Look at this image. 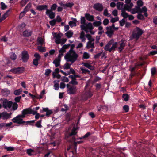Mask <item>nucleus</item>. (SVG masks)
Listing matches in <instances>:
<instances>
[{
  "label": "nucleus",
  "mask_w": 157,
  "mask_h": 157,
  "mask_svg": "<svg viewBox=\"0 0 157 157\" xmlns=\"http://www.w3.org/2000/svg\"><path fill=\"white\" fill-rule=\"evenodd\" d=\"M70 49L64 56V58L67 62H71L72 64H73L77 60L78 55L73 50L75 45L70 44Z\"/></svg>",
  "instance_id": "f257e3e1"
},
{
  "label": "nucleus",
  "mask_w": 157,
  "mask_h": 157,
  "mask_svg": "<svg viewBox=\"0 0 157 157\" xmlns=\"http://www.w3.org/2000/svg\"><path fill=\"white\" fill-rule=\"evenodd\" d=\"M31 109L30 108L24 109L22 111V114L17 116L16 117L12 119V121L13 122H17V121L19 120V119H22V118H24L26 115L30 114V113H31Z\"/></svg>",
  "instance_id": "f03ea898"
},
{
  "label": "nucleus",
  "mask_w": 157,
  "mask_h": 157,
  "mask_svg": "<svg viewBox=\"0 0 157 157\" xmlns=\"http://www.w3.org/2000/svg\"><path fill=\"white\" fill-rule=\"evenodd\" d=\"M117 43L114 42V39H111L109 42H108L105 47V50L106 51H109L111 52L113 50H115L117 47Z\"/></svg>",
  "instance_id": "7ed1b4c3"
},
{
  "label": "nucleus",
  "mask_w": 157,
  "mask_h": 157,
  "mask_svg": "<svg viewBox=\"0 0 157 157\" xmlns=\"http://www.w3.org/2000/svg\"><path fill=\"white\" fill-rule=\"evenodd\" d=\"M80 28L82 30H84L86 33L88 32V30H93L94 29L92 24L91 22L80 25Z\"/></svg>",
  "instance_id": "20e7f679"
},
{
  "label": "nucleus",
  "mask_w": 157,
  "mask_h": 157,
  "mask_svg": "<svg viewBox=\"0 0 157 157\" xmlns=\"http://www.w3.org/2000/svg\"><path fill=\"white\" fill-rule=\"evenodd\" d=\"M67 93L69 95H74L76 93L77 89L76 86H70L68 84L67 85Z\"/></svg>",
  "instance_id": "39448f33"
},
{
  "label": "nucleus",
  "mask_w": 157,
  "mask_h": 157,
  "mask_svg": "<svg viewBox=\"0 0 157 157\" xmlns=\"http://www.w3.org/2000/svg\"><path fill=\"white\" fill-rule=\"evenodd\" d=\"M13 105V102L11 101H8L7 100L5 99L3 100L2 107L5 109H10Z\"/></svg>",
  "instance_id": "423d86ee"
},
{
  "label": "nucleus",
  "mask_w": 157,
  "mask_h": 157,
  "mask_svg": "<svg viewBox=\"0 0 157 157\" xmlns=\"http://www.w3.org/2000/svg\"><path fill=\"white\" fill-rule=\"evenodd\" d=\"M31 6V3H29L27 4L24 9V11L21 12L19 16V18L21 19L25 16L26 13L29 11Z\"/></svg>",
  "instance_id": "0eeeda50"
},
{
  "label": "nucleus",
  "mask_w": 157,
  "mask_h": 157,
  "mask_svg": "<svg viewBox=\"0 0 157 157\" xmlns=\"http://www.w3.org/2000/svg\"><path fill=\"white\" fill-rule=\"evenodd\" d=\"M21 55V59L22 61L24 63L27 62L29 58V56L28 54L27 51H22Z\"/></svg>",
  "instance_id": "6e6552de"
},
{
  "label": "nucleus",
  "mask_w": 157,
  "mask_h": 157,
  "mask_svg": "<svg viewBox=\"0 0 157 157\" xmlns=\"http://www.w3.org/2000/svg\"><path fill=\"white\" fill-rule=\"evenodd\" d=\"M136 33H132V36L133 38L138 39L140 36L143 33V31L138 27H136Z\"/></svg>",
  "instance_id": "1a4fd4ad"
},
{
  "label": "nucleus",
  "mask_w": 157,
  "mask_h": 157,
  "mask_svg": "<svg viewBox=\"0 0 157 157\" xmlns=\"http://www.w3.org/2000/svg\"><path fill=\"white\" fill-rule=\"evenodd\" d=\"M12 113H8L6 112H4L0 113V119L2 118L3 120H7L11 117Z\"/></svg>",
  "instance_id": "9d476101"
},
{
  "label": "nucleus",
  "mask_w": 157,
  "mask_h": 157,
  "mask_svg": "<svg viewBox=\"0 0 157 157\" xmlns=\"http://www.w3.org/2000/svg\"><path fill=\"white\" fill-rule=\"evenodd\" d=\"M11 71L13 73H22L24 71V67H22L12 69L11 70Z\"/></svg>",
  "instance_id": "9b49d317"
},
{
  "label": "nucleus",
  "mask_w": 157,
  "mask_h": 157,
  "mask_svg": "<svg viewBox=\"0 0 157 157\" xmlns=\"http://www.w3.org/2000/svg\"><path fill=\"white\" fill-rule=\"evenodd\" d=\"M93 8L96 10L99 11H101L103 10V6L101 4L98 3L94 4Z\"/></svg>",
  "instance_id": "f8f14e48"
},
{
  "label": "nucleus",
  "mask_w": 157,
  "mask_h": 157,
  "mask_svg": "<svg viewBox=\"0 0 157 157\" xmlns=\"http://www.w3.org/2000/svg\"><path fill=\"white\" fill-rule=\"evenodd\" d=\"M22 119H19V120L17 121V122H14L15 123H17L18 124H24L25 123H26L27 124H30L31 123H34L35 122V120H33L31 121H22Z\"/></svg>",
  "instance_id": "ddd939ff"
},
{
  "label": "nucleus",
  "mask_w": 157,
  "mask_h": 157,
  "mask_svg": "<svg viewBox=\"0 0 157 157\" xmlns=\"http://www.w3.org/2000/svg\"><path fill=\"white\" fill-rule=\"evenodd\" d=\"M44 112H46L45 115L48 117H49L51 114L53 113L52 111L49 109L48 108H43V110L40 111L41 113H43Z\"/></svg>",
  "instance_id": "4468645a"
},
{
  "label": "nucleus",
  "mask_w": 157,
  "mask_h": 157,
  "mask_svg": "<svg viewBox=\"0 0 157 157\" xmlns=\"http://www.w3.org/2000/svg\"><path fill=\"white\" fill-rule=\"evenodd\" d=\"M46 14L48 15L50 19H53L55 17V13L54 12L51 10H47L46 11Z\"/></svg>",
  "instance_id": "2eb2a0df"
},
{
  "label": "nucleus",
  "mask_w": 157,
  "mask_h": 157,
  "mask_svg": "<svg viewBox=\"0 0 157 157\" xmlns=\"http://www.w3.org/2000/svg\"><path fill=\"white\" fill-rule=\"evenodd\" d=\"M60 5L61 6H63L64 9H66L67 7L71 8L74 5L73 3L68 2L66 4H64L63 3L60 4Z\"/></svg>",
  "instance_id": "dca6fc26"
},
{
  "label": "nucleus",
  "mask_w": 157,
  "mask_h": 157,
  "mask_svg": "<svg viewBox=\"0 0 157 157\" xmlns=\"http://www.w3.org/2000/svg\"><path fill=\"white\" fill-rule=\"evenodd\" d=\"M85 17L86 19L90 21H93L94 20V17L89 13H87L85 14Z\"/></svg>",
  "instance_id": "f3484780"
},
{
  "label": "nucleus",
  "mask_w": 157,
  "mask_h": 157,
  "mask_svg": "<svg viewBox=\"0 0 157 157\" xmlns=\"http://www.w3.org/2000/svg\"><path fill=\"white\" fill-rule=\"evenodd\" d=\"M22 34L24 37H29L31 36L32 32L29 30L26 29L23 32Z\"/></svg>",
  "instance_id": "a211bd4d"
},
{
  "label": "nucleus",
  "mask_w": 157,
  "mask_h": 157,
  "mask_svg": "<svg viewBox=\"0 0 157 157\" xmlns=\"http://www.w3.org/2000/svg\"><path fill=\"white\" fill-rule=\"evenodd\" d=\"M73 20L70 21L69 22V24L71 27H75L77 26V19L75 18H72Z\"/></svg>",
  "instance_id": "6ab92c4d"
},
{
  "label": "nucleus",
  "mask_w": 157,
  "mask_h": 157,
  "mask_svg": "<svg viewBox=\"0 0 157 157\" xmlns=\"http://www.w3.org/2000/svg\"><path fill=\"white\" fill-rule=\"evenodd\" d=\"M48 6L46 5H39L37 7L36 9L39 11H42L43 10H45L47 11L48 9Z\"/></svg>",
  "instance_id": "aec40b11"
},
{
  "label": "nucleus",
  "mask_w": 157,
  "mask_h": 157,
  "mask_svg": "<svg viewBox=\"0 0 157 157\" xmlns=\"http://www.w3.org/2000/svg\"><path fill=\"white\" fill-rule=\"evenodd\" d=\"M107 31L105 32L106 34L109 38H111L113 35L114 34V30L111 29H106Z\"/></svg>",
  "instance_id": "412c9836"
},
{
  "label": "nucleus",
  "mask_w": 157,
  "mask_h": 157,
  "mask_svg": "<svg viewBox=\"0 0 157 157\" xmlns=\"http://www.w3.org/2000/svg\"><path fill=\"white\" fill-rule=\"evenodd\" d=\"M121 42L120 44V46L118 47L119 52H121L125 46V43L124 42V41L121 40Z\"/></svg>",
  "instance_id": "4be33fe9"
},
{
  "label": "nucleus",
  "mask_w": 157,
  "mask_h": 157,
  "mask_svg": "<svg viewBox=\"0 0 157 157\" xmlns=\"http://www.w3.org/2000/svg\"><path fill=\"white\" fill-rule=\"evenodd\" d=\"M10 11V10H8L3 15H2L1 18H0V22H1L4 20H5L6 17H7L8 15V13Z\"/></svg>",
  "instance_id": "5701e85b"
},
{
  "label": "nucleus",
  "mask_w": 157,
  "mask_h": 157,
  "mask_svg": "<svg viewBox=\"0 0 157 157\" xmlns=\"http://www.w3.org/2000/svg\"><path fill=\"white\" fill-rule=\"evenodd\" d=\"M91 135V133L90 132H87V133L84 136L79 137L78 139L82 140V139H87L89 136Z\"/></svg>",
  "instance_id": "b1692460"
},
{
  "label": "nucleus",
  "mask_w": 157,
  "mask_h": 157,
  "mask_svg": "<svg viewBox=\"0 0 157 157\" xmlns=\"http://www.w3.org/2000/svg\"><path fill=\"white\" fill-rule=\"evenodd\" d=\"M121 16L123 17L124 19L126 18L129 17V15L124 11V9H121Z\"/></svg>",
  "instance_id": "393cba45"
},
{
  "label": "nucleus",
  "mask_w": 157,
  "mask_h": 157,
  "mask_svg": "<svg viewBox=\"0 0 157 157\" xmlns=\"http://www.w3.org/2000/svg\"><path fill=\"white\" fill-rule=\"evenodd\" d=\"M60 59H56L53 61V63L55 65L56 67H58L60 64Z\"/></svg>",
  "instance_id": "a878e982"
},
{
  "label": "nucleus",
  "mask_w": 157,
  "mask_h": 157,
  "mask_svg": "<svg viewBox=\"0 0 157 157\" xmlns=\"http://www.w3.org/2000/svg\"><path fill=\"white\" fill-rule=\"evenodd\" d=\"M79 38L81 39L82 42H85L86 38L85 37V33L83 31H82L80 34Z\"/></svg>",
  "instance_id": "bb28decb"
},
{
  "label": "nucleus",
  "mask_w": 157,
  "mask_h": 157,
  "mask_svg": "<svg viewBox=\"0 0 157 157\" xmlns=\"http://www.w3.org/2000/svg\"><path fill=\"white\" fill-rule=\"evenodd\" d=\"M2 92L3 95L6 96H8L10 94V91L6 88L3 89Z\"/></svg>",
  "instance_id": "cd10ccee"
},
{
  "label": "nucleus",
  "mask_w": 157,
  "mask_h": 157,
  "mask_svg": "<svg viewBox=\"0 0 157 157\" xmlns=\"http://www.w3.org/2000/svg\"><path fill=\"white\" fill-rule=\"evenodd\" d=\"M77 132L76 131V129L75 127H73L71 132L69 135V136L71 137L72 136L75 135L77 134Z\"/></svg>",
  "instance_id": "c85d7f7f"
},
{
  "label": "nucleus",
  "mask_w": 157,
  "mask_h": 157,
  "mask_svg": "<svg viewBox=\"0 0 157 157\" xmlns=\"http://www.w3.org/2000/svg\"><path fill=\"white\" fill-rule=\"evenodd\" d=\"M93 95V93L90 91H87L85 93V96L87 99L90 98Z\"/></svg>",
  "instance_id": "c756f323"
},
{
  "label": "nucleus",
  "mask_w": 157,
  "mask_h": 157,
  "mask_svg": "<svg viewBox=\"0 0 157 157\" xmlns=\"http://www.w3.org/2000/svg\"><path fill=\"white\" fill-rule=\"evenodd\" d=\"M73 34V32L71 30H69L65 33V35L68 38L71 37Z\"/></svg>",
  "instance_id": "7c9ffc66"
},
{
  "label": "nucleus",
  "mask_w": 157,
  "mask_h": 157,
  "mask_svg": "<svg viewBox=\"0 0 157 157\" xmlns=\"http://www.w3.org/2000/svg\"><path fill=\"white\" fill-rule=\"evenodd\" d=\"M56 81H57V83H55L54 85V87L55 90H57L59 89V80H55L54 81V82L55 83Z\"/></svg>",
  "instance_id": "2f4dec72"
},
{
  "label": "nucleus",
  "mask_w": 157,
  "mask_h": 157,
  "mask_svg": "<svg viewBox=\"0 0 157 157\" xmlns=\"http://www.w3.org/2000/svg\"><path fill=\"white\" fill-rule=\"evenodd\" d=\"M41 122L42 120H40L36 122L35 124V126L36 127L38 128H40L42 127V126L41 125Z\"/></svg>",
  "instance_id": "473e14b6"
},
{
  "label": "nucleus",
  "mask_w": 157,
  "mask_h": 157,
  "mask_svg": "<svg viewBox=\"0 0 157 157\" xmlns=\"http://www.w3.org/2000/svg\"><path fill=\"white\" fill-rule=\"evenodd\" d=\"M57 5L56 3H54L51 6L50 9L47 10H51L52 11H55L57 8Z\"/></svg>",
  "instance_id": "72a5a7b5"
},
{
  "label": "nucleus",
  "mask_w": 157,
  "mask_h": 157,
  "mask_svg": "<svg viewBox=\"0 0 157 157\" xmlns=\"http://www.w3.org/2000/svg\"><path fill=\"white\" fill-rule=\"evenodd\" d=\"M86 47L87 48L89 49L90 48H94V43H92L91 42H88L87 43Z\"/></svg>",
  "instance_id": "f704fd0d"
},
{
  "label": "nucleus",
  "mask_w": 157,
  "mask_h": 157,
  "mask_svg": "<svg viewBox=\"0 0 157 157\" xmlns=\"http://www.w3.org/2000/svg\"><path fill=\"white\" fill-rule=\"evenodd\" d=\"M22 92V90L21 89L16 90L14 91L13 93L15 95H19Z\"/></svg>",
  "instance_id": "c9c22d12"
},
{
  "label": "nucleus",
  "mask_w": 157,
  "mask_h": 157,
  "mask_svg": "<svg viewBox=\"0 0 157 157\" xmlns=\"http://www.w3.org/2000/svg\"><path fill=\"white\" fill-rule=\"evenodd\" d=\"M122 97L123 99V100L126 101H127L129 100V96L127 94H123Z\"/></svg>",
  "instance_id": "e433bc0d"
},
{
  "label": "nucleus",
  "mask_w": 157,
  "mask_h": 157,
  "mask_svg": "<svg viewBox=\"0 0 157 157\" xmlns=\"http://www.w3.org/2000/svg\"><path fill=\"white\" fill-rule=\"evenodd\" d=\"M136 17L137 19L139 20H144L145 19L144 16L141 13H138Z\"/></svg>",
  "instance_id": "4c0bfd02"
},
{
  "label": "nucleus",
  "mask_w": 157,
  "mask_h": 157,
  "mask_svg": "<svg viewBox=\"0 0 157 157\" xmlns=\"http://www.w3.org/2000/svg\"><path fill=\"white\" fill-rule=\"evenodd\" d=\"M34 152L33 150L31 149H27L26 150V153L29 156H31L33 155V153Z\"/></svg>",
  "instance_id": "58836bf2"
},
{
  "label": "nucleus",
  "mask_w": 157,
  "mask_h": 157,
  "mask_svg": "<svg viewBox=\"0 0 157 157\" xmlns=\"http://www.w3.org/2000/svg\"><path fill=\"white\" fill-rule=\"evenodd\" d=\"M102 22L100 21H95L93 23L94 26L96 27L100 26Z\"/></svg>",
  "instance_id": "ea45409f"
},
{
  "label": "nucleus",
  "mask_w": 157,
  "mask_h": 157,
  "mask_svg": "<svg viewBox=\"0 0 157 157\" xmlns=\"http://www.w3.org/2000/svg\"><path fill=\"white\" fill-rule=\"evenodd\" d=\"M80 70H81L82 74L88 73L89 74L90 72V71L89 70L86 69H83L82 67H80Z\"/></svg>",
  "instance_id": "a19ab883"
},
{
  "label": "nucleus",
  "mask_w": 157,
  "mask_h": 157,
  "mask_svg": "<svg viewBox=\"0 0 157 157\" xmlns=\"http://www.w3.org/2000/svg\"><path fill=\"white\" fill-rule=\"evenodd\" d=\"M125 10H127L128 11H130L131 10V8L129 7V5L127 4H125L124 5V8H123Z\"/></svg>",
  "instance_id": "79ce46f5"
},
{
  "label": "nucleus",
  "mask_w": 157,
  "mask_h": 157,
  "mask_svg": "<svg viewBox=\"0 0 157 157\" xmlns=\"http://www.w3.org/2000/svg\"><path fill=\"white\" fill-rule=\"evenodd\" d=\"M124 6V3L122 2H118L117 3V7L118 10H121V6Z\"/></svg>",
  "instance_id": "37998d69"
},
{
  "label": "nucleus",
  "mask_w": 157,
  "mask_h": 157,
  "mask_svg": "<svg viewBox=\"0 0 157 157\" xmlns=\"http://www.w3.org/2000/svg\"><path fill=\"white\" fill-rule=\"evenodd\" d=\"M29 0H22L20 2V5L21 6L23 7L25 6L26 3Z\"/></svg>",
  "instance_id": "c03bdc74"
},
{
  "label": "nucleus",
  "mask_w": 157,
  "mask_h": 157,
  "mask_svg": "<svg viewBox=\"0 0 157 157\" xmlns=\"http://www.w3.org/2000/svg\"><path fill=\"white\" fill-rule=\"evenodd\" d=\"M72 62H71V64H69L67 62L64 64L63 66V68L65 69H68L70 68V66L72 65Z\"/></svg>",
  "instance_id": "a18cd8bd"
},
{
  "label": "nucleus",
  "mask_w": 157,
  "mask_h": 157,
  "mask_svg": "<svg viewBox=\"0 0 157 157\" xmlns=\"http://www.w3.org/2000/svg\"><path fill=\"white\" fill-rule=\"evenodd\" d=\"M81 18H80V23L82 24H86V20L85 18H86L85 17L81 16Z\"/></svg>",
  "instance_id": "49530a36"
},
{
  "label": "nucleus",
  "mask_w": 157,
  "mask_h": 157,
  "mask_svg": "<svg viewBox=\"0 0 157 157\" xmlns=\"http://www.w3.org/2000/svg\"><path fill=\"white\" fill-rule=\"evenodd\" d=\"M0 4L1 5V9L2 10H4L6 9L7 6L5 5L4 3L3 2H1Z\"/></svg>",
  "instance_id": "de8ad7c7"
},
{
  "label": "nucleus",
  "mask_w": 157,
  "mask_h": 157,
  "mask_svg": "<svg viewBox=\"0 0 157 157\" xmlns=\"http://www.w3.org/2000/svg\"><path fill=\"white\" fill-rule=\"evenodd\" d=\"M38 49L39 51L41 52H44L46 51V49L45 48L41 46H38Z\"/></svg>",
  "instance_id": "09e8293b"
},
{
  "label": "nucleus",
  "mask_w": 157,
  "mask_h": 157,
  "mask_svg": "<svg viewBox=\"0 0 157 157\" xmlns=\"http://www.w3.org/2000/svg\"><path fill=\"white\" fill-rule=\"evenodd\" d=\"M12 107L13 110H16L18 108V104L16 102L13 103Z\"/></svg>",
  "instance_id": "8fccbe9b"
},
{
  "label": "nucleus",
  "mask_w": 157,
  "mask_h": 157,
  "mask_svg": "<svg viewBox=\"0 0 157 157\" xmlns=\"http://www.w3.org/2000/svg\"><path fill=\"white\" fill-rule=\"evenodd\" d=\"M71 114L69 113H67L65 115L66 119L68 121H69L72 120L71 118Z\"/></svg>",
  "instance_id": "3c124183"
},
{
  "label": "nucleus",
  "mask_w": 157,
  "mask_h": 157,
  "mask_svg": "<svg viewBox=\"0 0 157 157\" xmlns=\"http://www.w3.org/2000/svg\"><path fill=\"white\" fill-rule=\"evenodd\" d=\"M123 109L125 113H127L129 111V108L128 105H126L123 107Z\"/></svg>",
  "instance_id": "603ef678"
},
{
  "label": "nucleus",
  "mask_w": 157,
  "mask_h": 157,
  "mask_svg": "<svg viewBox=\"0 0 157 157\" xmlns=\"http://www.w3.org/2000/svg\"><path fill=\"white\" fill-rule=\"evenodd\" d=\"M51 72V70L49 69H46L45 70V75L46 76H48L50 74Z\"/></svg>",
  "instance_id": "864d4df0"
},
{
  "label": "nucleus",
  "mask_w": 157,
  "mask_h": 157,
  "mask_svg": "<svg viewBox=\"0 0 157 157\" xmlns=\"http://www.w3.org/2000/svg\"><path fill=\"white\" fill-rule=\"evenodd\" d=\"M137 6H139L141 7L143 5V1L141 0H139L137 2Z\"/></svg>",
  "instance_id": "5fc2aeb1"
},
{
  "label": "nucleus",
  "mask_w": 157,
  "mask_h": 157,
  "mask_svg": "<svg viewBox=\"0 0 157 157\" xmlns=\"http://www.w3.org/2000/svg\"><path fill=\"white\" fill-rule=\"evenodd\" d=\"M5 149H6L7 151H14V147H5Z\"/></svg>",
  "instance_id": "6e6d98bb"
},
{
  "label": "nucleus",
  "mask_w": 157,
  "mask_h": 157,
  "mask_svg": "<svg viewBox=\"0 0 157 157\" xmlns=\"http://www.w3.org/2000/svg\"><path fill=\"white\" fill-rule=\"evenodd\" d=\"M39 59H33V64L36 66H37L39 64Z\"/></svg>",
  "instance_id": "4d7b16f0"
},
{
  "label": "nucleus",
  "mask_w": 157,
  "mask_h": 157,
  "mask_svg": "<svg viewBox=\"0 0 157 157\" xmlns=\"http://www.w3.org/2000/svg\"><path fill=\"white\" fill-rule=\"evenodd\" d=\"M118 20L119 18L117 17L114 18L112 17L111 20V23H113L117 21Z\"/></svg>",
  "instance_id": "13d9d810"
},
{
  "label": "nucleus",
  "mask_w": 157,
  "mask_h": 157,
  "mask_svg": "<svg viewBox=\"0 0 157 157\" xmlns=\"http://www.w3.org/2000/svg\"><path fill=\"white\" fill-rule=\"evenodd\" d=\"M37 42L41 45H42L43 43V40L41 37H39L37 39Z\"/></svg>",
  "instance_id": "bf43d9fd"
},
{
  "label": "nucleus",
  "mask_w": 157,
  "mask_h": 157,
  "mask_svg": "<svg viewBox=\"0 0 157 157\" xmlns=\"http://www.w3.org/2000/svg\"><path fill=\"white\" fill-rule=\"evenodd\" d=\"M83 57L84 59H88L89 58V55L88 53L85 52L83 54Z\"/></svg>",
  "instance_id": "052dcab7"
},
{
  "label": "nucleus",
  "mask_w": 157,
  "mask_h": 157,
  "mask_svg": "<svg viewBox=\"0 0 157 157\" xmlns=\"http://www.w3.org/2000/svg\"><path fill=\"white\" fill-rule=\"evenodd\" d=\"M62 81L65 82H69V79L67 77L63 76L62 77Z\"/></svg>",
  "instance_id": "680f3d73"
},
{
  "label": "nucleus",
  "mask_w": 157,
  "mask_h": 157,
  "mask_svg": "<svg viewBox=\"0 0 157 157\" xmlns=\"http://www.w3.org/2000/svg\"><path fill=\"white\" fill-rule=\"evenodd\" d=\"M56 19H53L49 21V24L51 26H53L56 24Z\"/></svg>",
  "instance_id": "e2e57ef3"
},
{
  "label": "nucleus",
  "mask_w": 157,
  "mask_h": 157,
  "mask_svg": "<svg viewBox=\"0 0 157 157\" xmlns=\"http://www.w3.org/2000/svg\"><path fill=\"white\" fill-rule=\"evenodd\" d=\"M125 22V21L124 19H122L119 21L120 25V26H123L124 25Z\"/></svg>",
  "instance_id": "0e129e2a"
},
{
  "label": "nucleus",
  "mask_w": 157,
  "mask_h": 157,
  "mask_svg": "<svg viewBox=\"0 0 157 157\" xmlns=\"http://www.w3.org/2000/svg\"><path fill=\"white\" fill-rule=\"evenodd\" d=\"M25 26L26 24L25 23H22L21 24L19 25L18 28H19V29L20 30H21V29L24 28L25 27Z\"/></svg>",
  "instance_id": "69168bd1"
},
{
  "label": "nucleus",
  "mask_w": 157,
  "mask_h": 157,
  "mask_svg": "<svg viewBox=\"0 0 157 157\" xmlns=\"http://www.w3.org/2000/svg\"><path fill=\"white\" fill-rule=\"evenodd\" d=\"M10 58L11 60H15L16 59V55L15 53H13L10 55Z\"/></svg>",
  "instance_id": "338daca9"
},
{
  "label": "nucleus",
  "mask_w": 157,
  "mask_h": 157,
  "mask_svg": "<svg viewBox=\"0 0 157 157\" xmlns=\"http://www.w3.org/2000/svg\"><path fill=\"white\" fill-rule=\"evenodd\" d=\"M109 23V20L107 18H105L104 20L103 24L104 25L106 26L107 25L108 23Z\"/></svg>",
  "instance_id": "774afa93"
}]
</instances>
